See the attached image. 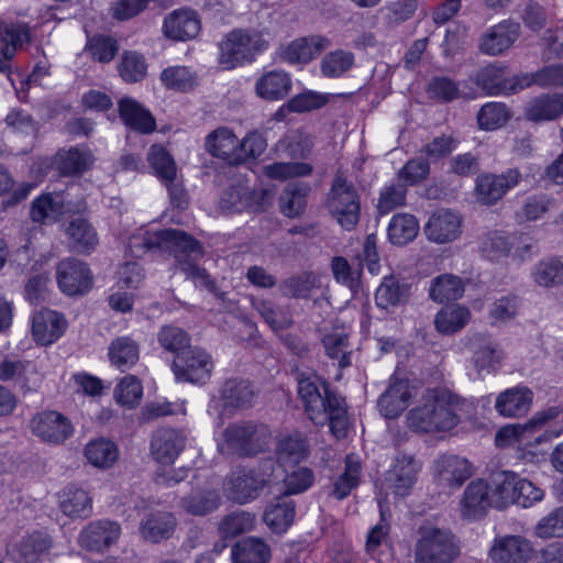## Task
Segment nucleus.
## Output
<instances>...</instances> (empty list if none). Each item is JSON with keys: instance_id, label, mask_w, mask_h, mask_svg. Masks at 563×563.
<instances>
[{"instance_id": "nucleus-25", "label": "nucleus", "mask_w": 563, "mask_h": 563, "mask_svg": "<svg viewBox=\"0 0 563 563\" xmlns=\"http://www.w3.org/2000/svg\"><path fill=\"white\" fill-rule=\"evenodd\" d=\"M200 31V20L196 11L179 9L169 13L163 23L166 37L175 41H187L196 37Z\"/></svg>"}, {"instance_id": "nucleus-30", "label": "nucleus", "mask_w": 563, "mask_h": 563, "mask_svg": "<svg viewBox=\"0 0 563 563\" xmlns=\"http://www.w3.org/2000/svg\"><path fill=\"white\" fill-rule=\"evenodd\" d=\"M119 113L128 128L142 134H150L156 129L152 113L135 99L123 97L119 101Z\"/></svg>"}, {"instance_id": "nucleus-11", "label": "nucleus", "mask_w": 563, "mask_h": 563, "mask_svg": "<svg viewBox=\"0 0 563 563\" xmlns=\"http://www.w3.org/2000/svg\"><path fill=\"white\" fill-rule=\"evenodd\" d=\"M31 430L44 442L60 444L73 435L74 426L63 413L46 410L32 418Z\"/></svg>"}, {"instance_id": "nucleus-2", "label": "nucleus", "mask_w": 563, "mask_h": 563, "mask_svg": "<svg viewBox=\"0 0 563 563\" xmlns=\"http://www.w3.org/2000/svg\"><path fill=\"white\" fill-rule=\"evenodd\" d=\"M297 380L298 395L308 418L314 424L328 423L336 439L345 438L349 427L345 398L317 375L300 374Z\"/></svg>"}, {"instance_id": "nucleus-52", "label": "nucleus", "mask_w": 563, "mask_h": 563, "mask_svg": "<svg viewBox=\"0 0 563 563\" xmlns=\"http://www.w3.org/2000/svg\"><path fill=\"white\" fill-rule=\"evenodd\" d=\"M85 456L93 466L108 468L118 460L119 452L114 442L100 438L87 443Z\"/></svg>"}, {"instance_id": "nucleus-20", "label": "nucleus", "mask_w": 563, "mask_h": 563, "mask_svg": "<svg viewBox=\"0 0 563 563\" xmlns=\"http://www.w3.org/2000/svg\"><path fill=\"white\" fill-rule=\"evenodd\" d=\"M330 46L321 35L300 37L279 48V58L288 64H307Z\"/></svg>"}, {"instance_id": "nucleus-27", "label": "nucleus", "mask_w": 563, "mask_h": 563, "mask_svg": "<svg viewBox=\"0 0 563 563\" xmlns=\"http://www.w3.org/2000/svg\"><path fill=\"white\" fill-rule=\"evenodd\" d=\"M68 247L77 254L89 255L99 244L95 227L85 218L70 220L65 229Z\"/></svg>"}, {"instance_id": "nucleus-60", "label": "nucleus", "mask_w": 563, "mask_h": 563, "mask_svg": "<svg viewBox=\"0 0 563 563\" xmlns=\"http://www.w3.org/2000/svg\"><path fill=\"white\" fill-rule=\"evenodd\" d=\"M159 345L175 356L191 349L189 334L179 327L164 325L157 333Z\"/></svg>"}, {"instance_id": "nucleus-15", "label": "nucleus", "mask_w": 563, "mask_h": 563, "mask_svg": "<svg viewBox=\"0 0 563 563\" xmlns=\"http://www.w3.org/2000/svg\"><path fill=\"white\" fill-rule=\"evenodd\" d=\"M187 437L181 430L161 428L156 430L151 440V454L162 465L173 464L184 451Z\"/></svg>"}, {"instance_id": "nucleus-61", "label": "nucleus", "mask_w": 563, "mask_h": 563, "mask_svg": "<svg viewBox=\"0 0 563 563\" xmlns=\"http://www.w3.org/2000/svg\"><path fill=\"white\" fill-rule=\"evenodd\" d=\"M322 344L330 358L339 360V367L351 366V353L347 352L349 336L344 331H333L322 338Z\"/></svg>"}, {"instance_id": "nucleus-4", "label": "nucleus", "mask_w": 563, "mask_h": 563, "mask_svg": "<svg viewBox=\"0 0 563 563\" xmlns=\"http://www.w3.org/2000/svg\"><path fill=\"white\" fill-rule=\"evenodd\" d=\"M412 551L415 563H454L462 540L450 527L426 519L415 530Z\"/></svg>"}, {"instance_id": "nucleus-8", "label": "nucleus", "mask_w": 563, "mask_h": 563, "mask_svg": "<svg viewBox=\"0 0 563 563\" xmlns=\"http://www.w3.org/2000/svg\"><path fill=\"white\" fill-rule=\"evenodd\" d=\"M266 429L253 422L233 423L223 432L228 450L240 456H251L261 452L266 444Z\"/></svg>"}, {"instance_id": "nucleus-32", "label": "nucleus", "mask_w": 563, "mask_h": 563, "mask_svg": "<svg viewBox=\"0 0 563 563\" xmlns=\"http://www.w3.org/2000/svg\"><path fill=\"white\" fill-rule=\"evenodd\" d=\"M95 157L89 148L73 146L60 150L55 156V165L63 176H78L87 172L93 164Z\"/></svg>"}, {"instance_id": "nucleus-43", "label": "nucleus", "mask_w": 563, "mask_h": 563, "mask_svg": "<svg viewBox=\"0 0 563 563\" xmlns=\"http://www.w3.org/2000/svg\"><path fill=\"white\" fill-rule=\"evenodd\" d=\"M221 497L214 490H201L184 496L179 500V507L188 515L207 516L220 506Z\"/></svg>"}, {"instance_id": "nucleus-22", "label": "nucleus", "mask_w": 563, "mask_h": 563, "mask_svg": "<svg viewBox=\"0 0 563 563\" xmlns=\"http://www.w3.org/2000/svg\"><path fill=\"white\" fill-rule=\"evenodd\" d=\"M412 397L413 388L409 380L393 377L378 399V409L387 419L397 418L408 407Z\"/></svg>"}, {"instance_id": "nucleus-7", "label": "nucleus", "mask_w": 563, "mask_h": 563, "mask_svg": "<svg viewBox=\"0 0 563 563\" xmlns=\"http://www.w3.org/2000/svg\"><path fill=\"white\" fill-rule=\"evenodd\" d=\"M213 367L211 355L197 346L175 356L172 365L177 382L199 385L209 382Z\"/></svg>"}, {"instance_id": "nucleus-55", "label": "nucleus", "mask_w": 563, "mask_h": 563, "mask_svg": "<svg viewBox=\"0 0 563 563\" xmlns=\"http://www.w3.org/2000/svg\"><path fill=\"white\" fill-rule=\"evenodd\" d=\"M362 465L360 459L355 455H347L345 459L344 472L338 477L333 485V495L338 499H343L350 495L360 483Z\"/></svg>"}, {"instance_id": "nucleus-21", "label": "nucleus", "mask_w": 563, "mask_h": 563, "mask_svg": "<svg viewBox=\"0 0 563 563\" xmlns=\"http://www.w3.org/2000/svg\"><path fill=\"white\" fill-rule=\"evenodd\" d=\"M121 534L119 523L101 519L90 522L79 534V543L90 551H103L115 543Z\"/></svg>"}, {"instance_id": "nucleus-13", "label": "nucleus", "mask_w": 563, "mask_h": 563, "mask_svg": "<svg viewBox=\"0 0 563 563\" xmlns=\"http://www.w3.org/2000/svg\"><path fill=\"white\" fill-rule=\"evenodd\" d=\"M520 180L521 173L517 168H509L500 175H481L476 179V198L483 205H495L509 189L516 187Z\"/></svg>"}, {"instance_id": "nucleus-47", "label": "nucleus", "mask_w": 563, "mask_h": 563, "mask_svg": "<svg viewBox=\"0 0 563 563\" xmlns=\"http://www.w3.org/2000/svg\"><path fill=\"white\" fill-rule=\"evenodd\" d=\"M471 320L468 308L460 305L442 308L434 319L435 329L442 334H453L462 330Z\"/></svg>"}, {"instance_id": "nucleus-64", "label": "nucleus", "mask_w": 563, "mask_h": 563, "mask_svg": "<svg viewBox=\"0 0 563 563\" xmlns=\"http://www.w3.org/2000/svg\"><path fill=\"white\" fill-rule=\"evenodd\" d=\"M143 396L141 380L134 375L124 376L114 388V398L118 404L129 409L137 406Z\"/></svg>"}, {"instance_id": "nucleus-38", "label": "nucleus", "mask_w": 563, "mask_h": 563, "mask_svg": "<svg viewBox=\"0 0 563 563\" xmlns=\"http://www.w3.org/2000/svg\"><path fill=\"white\" fill-rule=\"evenodd\" d=\"M271 547L262 538L246 537L231 548L232 563H269Z\"/></svg>"}, {"instance_id": "nucleus-39", "label": "nucleus", "mask_w": 563, "mask_h": 563, "mask_svg": "<svg viewBox=\"0 0 563 563\" xmlns=\"http://www.w3.org/2000/svg\"><path fill=\"white\" fill-rule=\"evenodd\" d=\"M291 90L290 75L282 69L263 74L255 82L256 95L265 100L284 99Z\"/></svg>"}, {"instance_id": "nucleus-51", "label": "nucleus", "mask_w": 563, "mask_h": 563, "mask_svg": "<svg viewBox=\"0 0 563 563\" xmlns=\"http://www.w3.org/2000/svg\"><path fill=\"white\" fill-rule=\"evenodd\" d=\"M387 232L393 244L405 245L417 236L419 223L412 214L397 213L391 218Z\"/></svg>"}, {"instance_id": "nucleus-48", "label": "nucleus", "mask_w": 563, "mask_h": 563, "mask_svg": "<svg viewBox=\"0 0 563 563\" xmlns=\"http://www.w3.org/2000/svg\"><path fill=\"white\" fill-rule=\"evenodd\" d=\"M531 277L533 282L544 288L563 285V257H548L536 264Z\"/></svg>"}, {"instance_id": "nucleus-46", "label": "nucleus", "mask_w": 563, "mask_h": 563, "mask_svg": "<svg viewBox=\"0 0 563 563\" xmlns=\"http://www.w3.org/2000/svg\"><path fill=\"white\" fill-rule=\"evenodd\" d=\"M220 393L224 407L234 409L250 407L255 396L251 383L243 379H228Z\"/></svg>"}, {"instance_id": "nucleus-35", "label": "nucleus", "mask_w": 563, "mask_h": 563, "mask_svg": "<svg viewBox=\"0 0 563 563\" xmlns=\"http://www.w3.org/2000/svg\"><path fill=\"white\" fill-rule=\"evenodd\" d=\"M563 115V95L543 93L531 99L525 109V117L531 122L553 121Z\"/></svg>"}, {"instance_id": "nucleus-31", "label": "nucleus", "mask_w": 563, "mask_h": 563, "mask_svg": "<svg viewBox=\"0 0 563 563\" xmlns=\"http://www.w3.org/2000/svg\"><path fill=\"white\" fill-rule=\"evenodd\" d=\"M32 40L31 27L25 22L0 23V54L5 58H14L18 51Z\"/></svg>"}, {"instance_id": "nucleus-36", "label": "nucleus", "mask_w": 563, "mask_h": 563, "mask_svg": "<svg viewBox=\"0 0 563 563\" xmlns=\"http://www.w3.org/2000/svg\"><path fill=\"white\" fill-rule=\"evenodd\" d=\"M140 353V343L129 335L113 339L108 346L110 364L122 373L131 369L139 362Z\"/></svg>"}, {"instance_id": "nucleus-63", "label": "nucleus", "mask_w": 563, "mask_h": 563, "mask_svg": "<svg viewBox=\"0 0 563 563\" xmlns=\"http://www.w3.org/2000/svg\"><path fill=\"white\" fill-rule=\"evenodd\" d=\"M147 161L161 180H175L176 164L173 156L165 147L157 144L153 145L150 150Z\"/></svg>"}, {"instance_id": "nucleus-57", "label": "nucleus", "mask_w": 563, "mask_h": 563, "mask_svg": "<svg viewBox=\"0 0 563 563\" xmlns=\"http://www.w3.org/2000/svg\"><path fill=\"white\" fill-rule=\"evenodd\" d=\"M255 516L251 512L238 510L224 516L219 523V533L222 538H235L254 528Z\"/></svg>"}, {"instance_id": "nucleus-45", "label": "nucleus", "mask_w": 563, "mask_h": 563, "mask_svg": "<svg viewBox=\"0 0 563 563\" xmlns=\"http://www.w3.org/2000/svg\"><path fill=\"white\" fill-rule=\"evenodd\" d=\"M408 297L409 286L400 283L393 275L385 276L375 292L376 305L383 309L401 305L407 301Z\"/></svg>"}, {"instance_id": "nucleus-10", "label": "nucleus", "mask_w": 563, "mask_h": 563, "mask_svg": "<svg viewBox=\"0 0 563 563\" xmlns=\"http://www.w3.org/2000/svg\"><path fill=\"white\" fill-rule=\"evenodd\" d=\"M549 419V415L538 412L523 424L506 426L497 432L496 442L500 446H537L544 438L543 427Z\"/></svg>"}, {"instance_id": "nucleus-44", "label": "nucleus", "mask_w": 563, "mask_h": 563, "mask_svg": "<svg viewBox=\"0 0 563 563\" xmlns=\"http://www.w3.org/2000/svg\"><path fill=\"white\" fill-rule=\"evenodd\" d=\"M464 294V283L461 277L443 274L431 280L429 297L439 303L457 300Z\"/></svg>"}, {"instance_id": "nucleus-56", "label": "nucleus", "mask_w": 563, "mask_h": 563, "mask_svg": "<svg viewBox=\"0 0 563 563\" xmlns=\"http://www.w3.org/2000/svg\"><path fill=\"white\" fill-rule=\"evenodd\" d=\"M118 71L125 82H140L147 74L146 59L137 52H124L118 65Z\"/></svg>"}, {"instance_id": "nucleus-40", "label": "nucleus", "mask_w": 563, "mask_h": 563, "mask_svg": "<svg viewBox=\"0 0 563 563\" xmlns=\"http://www.w3.org/2000/svg\"><path fill=\"white\" fill-rule=\"evenodd\" d=\"M176 525V518L172 512L152 511L141 521L140 532L146 541L157 543L170 538Z\"/></svg>"}, {"instance_id": "nucleus-58", "label": "nucleus", "mask_w": 563, "mask_h": 563, "mask_svg": "<svg viewBox=\"0 0 563 563\" xmlns=\"http://www.w3.org/2000/svg\"><path fill=\"white\" fill-rule=\"evenodd\" d=\"M308 453L309 446L301 433H294L282 439L277 446V457L283 463H299Z\"/></svg>"}, {"instance_id": "nucleus-19", "label": "nucleus", "mask_w": 563, "mask_h": 563, "mask_svg": "<svg viewBox=\"0 0 563 563\" xmlns=\"http://www.w3.org/2000/svg\"><path fill=\"white\" fill-rule=\"evenodd\" d=\"M266 484L263 475L254 470H238L232 472L225 482L228 496L240 504L255 499Z\"/></svg>"}, {"instance_id": "nucleus-23", "label": "nucleus", "mask_w": 563, "mask_h": 563, "mask_svg": "<svg viewBox=\"0 0 563 563\" xmlns=\"http://www.w3.org/2000/svg\"><path fill=\"white\" fill-rule=\"evenodd\" d=\"M472 362L478 373H492L501 363L503 353L498 343L490 336L483 333H475L470 339Z\"/></svg>"}, {"instance_id": "nucleus-24", "label": "nucleus", "mask_w": 563, "mask_h": 563, "mask_svg": "<svg viewBox=\"0 0 563 563\" xmlns=\"http://www.w3.org/2000/svg\"><path fill=\"white\" fill-rule=\"evenodd\" d=\"M531 544L521 536L496 538L489 550V558L495 563H526L531 556Z\"/></svg>"}, {"instance_id": "nucleus-54", "label": "nucleus", "mask_w": 563, "mask_h": 563, "mask_svg": "<svg viewBox=\"0 0 563 563\" xmlns=\"http://www.w3.org/2000/svg\"><path fill=\"white\" fill-rule=\"evenodd\" d=\"M253 308L269 325V328L277 332L290 328L294 323L292 317L286 309L274 305L269 300H255L252 303Z\"/></svg>"}, {"instance_id": "nucleus-9", "label": "nucleus", "mask_w": 563, "mask_h": 563, "mask_svg": "<svg viewBox=\"0 0 563 563\" xmlns=\"http://www.w3.org/2000/svg\"><path fill=\"white\" fill-rule=\"evenodd\" d=\"M475 82L488 96H508L530 87L532 79L529 74L506 77L503 68L488 65L476 74Z\"/></svg>"}, {"instance_id": "nucleus-1", "label": "nucleus", "mask_w": 563, "mask_h": 563, "mask_svg": "<svg viewBox=\"0 0 563 563\" xmlns=\"http://www.w3.org/2000/svg\"><path fill=\"white\" fill-rule=\"evenodd\" d=\"M129 246L132 254L136 257L145 252L156 250L173 254L179 269L187 279L192 280L196 287L206 288L210 292L216 291V282L205 268L197 265V262L202 256L201 245L187 233L173 229L145 232L133 235Z\"/></svg>"}, {"instance_id": "nucleus-14", "label": "nucleus", "mask_w": 563, "mask_h": 563, "mask_svg": "<svg viewBox=\"0 0 563 563\" xmlns=\"http://www.w3.org/2000/svg\"><path fill=\"white\" fill-rule=\"evenodd\" d=\"M437 482L449 488H460L474 473L473 464L455 454L440 455L433 463Z\"/></svg>"}, {"instance_id": "nucleus-12", "label": "nucleus", "mask_w": 563, "mask_h": 563, "mask_svg": "<svg viewBox=\"0 0 563 563\" xmlns=\"http://www.w3.org/2000/svg\"><path fill=\"white\" fill-rule=\"evenodd\" d=\"M56 278L59 289L68 296L84 295L92 285L88 265L74 257L59 262Z\"/></svg>"}, {"instance_id": "nucleus-28", "label": "nucleus", "mask_w": 563, "mask_h": 563, "mask_svg": "<svg viewBox=\"0 0 563 563\" xmlns=\"http://www.w3.org/2000/svg\"><path fill=\"white\" fill-rule=\"evenodd\" d=\"M533 393L526 386H515L500 393L495 401L496 411L506 418L526 415L532 404Z\"/></svg>"}, {"instance_id": "nucleus-53", "label": "nucleus", "mask_w": 563, "mask_h": 563, "mask_svg": "<svg viewBox=\"0 0 563 563\" xmlns=\"http://www.w3.org/2000/svg\"><path fill=\"white\" fill-rule=\"evenodd\" d=\"M354 64L355 57L352 52L336 49L323 56L320 63V70L327 78H340L350 71Z\"/></svg>"}, {"instance_id": "nucleus-50", "label": "nucleus", "mask_w": 563, "mask_h": 563, "mask_svg": "<svg viewBox=\"0 0 563 563\" xmlns=\"http://www.w3.org/2000/svg\"><path fill=\"white\" fill-rule=\"evenodd\" d=\"M310 187L306 183H291L286 186L279 197L282 212L288 218L301 214L306 208Z\"/></svg>"}, {"instance_id": "nucleus-59", "label": "nucleus", "mask_w": 563, "mask_h": 563, "mask_svg": "<svg viewBox=\"0 0 563 563\" xmlns=\"http://www.w3.org/2000/svg\"><path fill=\"white\" fill-rule=\"evenodd\" d=\"M318 287L317 276L313 273L306 272L284 279L279 289L286 297L307 299L311 291Z\"/></svg>"}, {"instance_id": "nucleus-17", "label": "nucleus", "mask_w": 563, "mask_h": 563, "mask_svg": "<svg viewBox=\"0 0 563 563\" xmlns=\"http://www.w3.org/2000/svg\"><path fill=\"white\" fill-rule=\"evenodd\" d=\"M493 508L489 485L484 479L472 481L464 489L460 500L461 517L466 520H478Z\"/></svg>"}, {"instance_id": "nucleus-42", "label": "nucleus", "mask_w": 563, "mask_h": 563, "mask_svg": "<svg viewBox=\"0 0 563 563\" xmlns=\"http://www.w3.org/2000/svg\"><path fill=\"white\" fill-rule=\"evenodd\" d=\"M59 509L71 519H85L92 512V500L86 490L70 485L60 495Z\"/></svg>"}, {"instance_id": "nucleus-62", "label": "nucleus", "mask_w": 563, "mask_h": 563, "mask_svg": "<svg viewBox=\"0 0 563 563\" xmlns=\"http://www.w3.org/2000/svg\"><path fill=\"white\" fill-rule=\"evenodd\" d=\"M510 119V112L505 103L487 102L477 113L479 129L494 131L501 128Z\"/></svg>"}, {"instance_id": "nucleus-29", "label": "nucleus", "mask_w": 563, "mask_h": 563, "mask_svg": "<svg viewBox=\"0 0 563 563\" xmlns=\"http://www.w3.org/2000/svg\"><path fill=\"white\" fill-rule=\"evenodd\" d=\"M238 146L239 139L231 129L225 126L218 128L206 137L207 152L230 165L241 164V156L238 155Z\"/></svg>"}, {"instance_id": "nucleus-18", "label": "nucleus", "mask_w": 563, "mask_h": 563, "mask_svg": "<svg viewBox=\"0 0 563 563\" xmlns=\"http://www.w3.org/2000/svg\"><path fill=\"white\" fill-rule=\"evenodd\" d=\"M419 471L420 465L413 456L399 454L386 473V484L395 495L405 497L417 482Z\"/></svg>"}, {"instance_id": "nucleus-34", "label": "nucleus", "mask_w": 563, "mask_h": 563, "mask_svg": "<svg viewBox=\"0 0 563 563\" xmlns=\"http://www.w3.org/2000/svg\"><path fill=\"white\" fill-rule=\"evenodd\" d=\"M65 212V199L59 192L42 194L32 201L30 210L32 221L41 224L54 223Z\"/></svg>"}, {"instance_id": "nucleus-49", "label": "nucleus", "mask_w": 563, "mask_h": 563, "mask_svg": "<svg viewBox=\"0 0 563 563\" xmlns=\"http://www.w3.org/2000/svg\"><path fill=\"white\" fill-rule=\"evenodd\" d=\"M49 547L51 541L45 533L33 532L13 545L12 554L20 563H34Z\"/></svg>"}, {"instance_id": "nucleus-16", "label": "nucleus", "mask_w": 563, "mask_h": 563, "mask_svg": "<svg viewBox=\"0 0 563 563\" xmlns=\"http://www.w3.org/2000/svg\"><path fill=\"white\" fill-rule=\"evenodd\" d=\"M423 230L431 242L438 244L452 242L462 232V217L451 209H439L430 216Z\"/></svg>"}, {"instance_id": "nucleus-5", "label": "nucleus", "mask_w": 563, "mask_h": 563, "mask_svg": "<svg viewBox=\"0 0 563 563\" xmlns=\"http://www.w3.org/2000/svg\"><path fill=\"white\" fill-rule=\"evenodd\" d=\"M268 46V41L260 31L234 29L219 43L218 60L223 69H233L253 63Z\"/></svg>"}, {"instance_id": "nucleus-37", "label": "nucleus", "mask_w": 563, "mask_h": 563, "mask_svg": "<svg viewBox=\"0 0 563 563\" xmlns=\"http://www.w3.org/2000/svg\"><path fill=\"white\" fill-rule=\"evenodd\" d=\"M519 35V24L503 22L493 26L482 38L481 51L487 55H499L508 49Z\"/></svg>"}, {"instance_id": "nucleus-26", "label": "nucleus", "mask_w": 563, "mask_h": 563, "mask_svg": "<svg viewBox=\"0 0 563 563\" xmlns=\"http://www.w3.org/2000/svg\"><path fill=\"white\" fill-rule=\"evenodd\" d=\"M66 327L67 322L60 313L43 309L33 316L32 335L38 344L49 345L63 335Z\"/></svg>"}, {"instance_id": "nucleus-33", "label": "nucleus", "mask_w": 563, "mask_h": 563, "mask_svg": "<svg viewBox=\"0 0 563 563\" xmlns=\"http://www.w3.org/2000/svg\"><path fill=\"white\" fill-rule=\"evenodd\" d=\"M296 504L288 496H278L272 500L264 512L263 520L275 533H283L292 525Z\"/></svg>"}, {"instance_id": "nucleus-41", "label": "nucleus", "mask_w": 563, "mask_h": 563, "mask_svg": "<svg viewBox=\"0 0 563 563\" xmlns=\"http://www.w3.org/2000/svg\"><path fill=\"white\" fill-rule=\"evenodd\" d=\"M519 484V475L511 471H501L493 475L490 496L493 508L503 510L516 500V485Z\"/></svg>"}, {"instance_id": "nucleus-3", "label": "nucleus", "mask_w": 563, "mask_h": 563, "mask_svg": "<svg viewBox=\"0 0 563 563\" xmlns=\"http://www.w3.org/2000/svg\"><path fill=\"white\" fill-rule=\"evenodd\" d=\"M464 407L465 399L446 387L426 388L419 404L408 411V427L417 433L451 431L461 422Z\"/></svg>"}, {"instance_id": "nucleus-6", "label": "nucleus", "mask_w": 563, "mask_h": 563, "mask_svg": "<svg viewBox=\"0 0 563 563\" xmlns=\"http://www.w3.org/2000/svg\"><path fill=\"white\" fill-rule=\"evenodd\" d=\"M328 207L332 217L346 231L353 230L360 221V194L355 186L340 174L333 179Z\"/></svg>"}]
</instances>
